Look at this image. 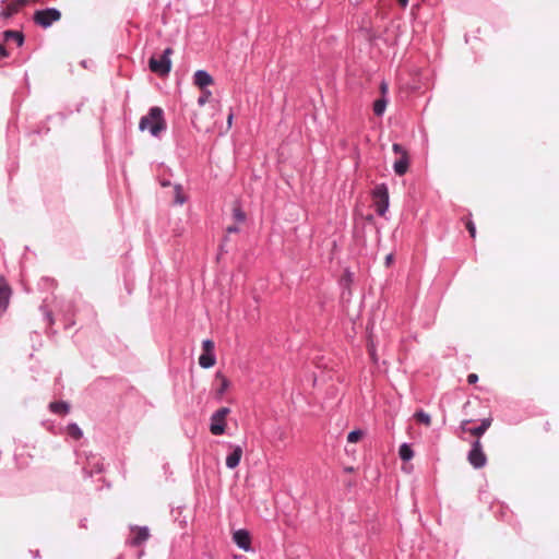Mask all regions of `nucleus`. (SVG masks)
Masks as SVG:
<instances>
[{"instance_id": "nucleus-1", "label": "nucleus", "mask_w": 559, "mask_h": 559, "mask_svg": "<svg viewBox=\"0 0 559 559\" xmlns=\"http://www.w3.org/2000/svg\"><path fill=\"white\" fill-rule=\"evenodd\" d=\"M139 128L142 131L148 130L154 136H157L166 128L163 109L152 107L148 114L141 118Z\"/></svg>"}, {"instance_id": "nucleus-2", "label": "nucleus", "mask_w": 559, "mask_h": 559, "mask_svg": "<svg viewBox=\"0 0 559 559\" xmlns=\"http://www.w3.org/2000/svg\"><path fill=\"white\" fill-rule=\"evenodd\" d=\"M219 111V104H213L209 109L200 107L193 115L192 123L199 131L209 132L215 126L214 116Z\"/></svg>"}, {"instance_id": "nucleus-3", "label": "nucleus", "mask_w": 559, "mask_h": 559, "mask_svg": "<svg viewBox=\"0 0 559 559\" xmlns=\"http://www.w3.org/2000/svg\"><path fill=\"white\" fill-rule=\"evenodd\" d=\"M173 52L174 50L171 48H166L159 56L151 57L148 61L150 70L159 76L167 75L171 69L170 56Z\"/></svg>"}, {"instance_id": "nucleus-4", "label": "nucleus", "mask_w": 559, "mask_h": 559, "mask_svg": "<svg viewBox=\"0 0 559 559\" xmlns=\"http://www.w3.org/2000/svg\"><path fill=\"white\" fill-rule=\"evenodd\" d=\"M230 414L228 407H221L211 416L210 431L214 436H221L226 429V417Z\"/></svg>"}, {"instance_id": "nucleus-5", "label": "nucleus", "mask_w": 559, "mask_h": 559, "mask_svg": "<svg viewBox=\"0 0 559 559\" xmlns=\"http://www.w3.org/2000/svg\"><path fill=\"white\" fill-rule=\"evenodd\" d=\"M60 19L61 12L55 8L39 10L34 13V22L44 28L49 27Z\"/></svg>"}, {"instance_id": "nucleus-6", "label": "nucleus", "mask_w": 559, "mask_h": 559, "mask_svg": "<svg viewBox=\"0 0 559 559\" xmlns=\"http://www.w3.org/2000/svg\"><path fill=\"white\" fill-rule=\"evenodd\" d=\"M373 202L376 211L379 215L383 216L389 207V191L385 185H378L373 192Z\"/></svg>"}, {"instance_id": "nucleus-7", "label": "nucleus", "mask_w": 559, "mask_h": 559, "mask_svg": "<svg viewBox=\"0 0 559 559\" xmlns=\"http://www.w3.org/2000/svg\"><path fill=\"white\" fill-rule=\"evenodd\" d=\"M467 460L475 468H481L486 465L487 457L479 439L472 443V449L468 452Z\"/></svg>"}, {"instance_id": "nucleus-8", "label": "nucleus", "mask_w": 559, "mask_h": 559, "mask_svg": "<svg viewBox=\"0 0 559 559\" xmlns=\"http://www.w3.org/2000/svg\"><path fill=\"white\" fill-rule=\"evenodd\" d=\"M12 295V288L7 280L0 275V318L7 311Z\"/></svg>"}, {"instance_id": "nucleus-9", "label": "nucleus", "mask_w": 559, "mask_h": 559, "mask_svg": "<svg viewBox=\"0 0 559 559\" xmlns=\"http://www.w3.org/2000/svg\"><path fill=\"white\" fill-rule=\"evenodd\" d=\"M235 544L245 551L251 550V536L247 530H238L233 534Z\"/></svg>"}, {"instance_id": "nucleus-10", "label": "nucleus", "mask_w": 559, "mask_h": 559, "mask_svg": "<svg viewBox=\"0 0 559 559\" xmlns=\"http://www.w3.org/2000/svg\"><path fill=\"white\" fill-rule=\"evenodd\" d=\"M193 82L199 88L204 90L213 84V78L206 71L199 70L194 73Z\"/></svg>"}, {"instance_id": "nucleus-11", "label": "nucleus", "mask_w": 559, "mask_h": 559, "mask_svg": "<svg viewBox=\"0 0 559 559\" xmlns=\"http://www.w3.org/2000/svg\"><path fill=\"white\" fill-rule=\"evenodd\" d=\"M133 536L130 540L132 546H140L142 543L147 540L150 537V532L147 527H133L132 528Z\"/></svg>"}, {"instance_id": "nucleus-12", "label": "nucleus", "mask_w": 559, "mask_h": 559, "mask_svg": "<svg viewBox=\"0 0 559 559\" xmlns=\"http://www.w3.org/2000/svg\"><path fill=\"white\" fill-rule=\"evenodd\" d=\"M409 165L408 153H403L397 160L394 162L393 168L396 175L403 176L407 173Z\"/></svg>"}, {"instance_id": "nucleus-13", "label": "nucleus", "mask_w": 559, "mask_h": 559, "mask_svg": "<svg viewBox=\"0 0 559 559\" xmlns=\"http://www.w3.org/2000/svg\"><path fill=\"white\" fill-rule=\"evenodd\" d=\"M242 456V449L239 445L234 447L233 452L226 457V466L230 469L237 467Z\"/></svg>"}, {"instance_id": "nucleus-14", "label": "nucleus", "mask_w": 559, "mask_h": 559, "mask_svg": "<svg viewBox=\"0 0 559 559\" xmlns=\"http://www.w3.org/2000/svg\"><path fill=\"white\" fill-rule=\"evenodd\" d=\"M215 380L219 382V386L216 390V395L221 399L230 386V381L222 373L216 372Z\"/></svg>"}, {"instance_id": "nucleus-15", "label": "nucleus", "mask_w": 559, "mask_h": 559, "mask_svg": "<svg viewBox=\"0 0 559 559\" xmlns=\"http://www.w3.org/2000/svg\"><path fill=\"white\" fill-rule=\"evenodd\" d=\"M492 419L490 417L485 418L481 420L480 425L478 427H474L468 429V433H471L474 437H481L486 430L491 426Z\"/></svg>"}, {"instance_id": "nucleus-16", "label": "nucleus", "mask_w": 559, "mask_h": 559, "mask_svg": "<svg viewBox=\"0 0 559 559\" xmlns=\"http://www.w3.org/2000/svg\"><path fill=\"white\" fill-rule=\"evenodd\" d=\"M3 36H4V40L5 41L14 40L17 46H22L23 43H24V36H23V34L21 32L5 31L3 33Z\"/></svg>"}, {"instance_id": "nucleus-17", "label": "nucleus", "mask_w": 559, "mask_h": 559, "mask_svg": "<svg viewBox=\"0 0 559 559\" xmlns=\"http://www.w3.org/2000/svg\"><path fill=\"white\" fill-rule=\"evenodd\" d=\"M215 362H216V359L213 354L203 353L199 357V364L202 368H211L215 365Z\"/></svg>"}, {"instance_id": "nucleus-18", "label": "nucleus", "mask_w": 559, "mask_h": 559, "mask_svg": "<svg viewBox=\"0 0 559 559\" xmlns=\"http://www.w3.org/2000/svg\"><path fill=\"white\" fill-rule=\"evenodd\" d=\"M19 4L17 3H14V2H11L9 4H7L2 11L0 12V17H3V19H9L11 17L12 15H14L15 13L19 12Z\"/></svg>"}, {"instance_id": "nucleus-19", "label": "nucleus", "mask_w": 559, "mask_h": 559, "mask_svg": "<svg viewBox=\"0 0 559 559\" xmlns=\"http://www.w3.org/2000/svg\"><path fill=\"white\" fill-rule=\"evenodd\" d=\"M399 454L403 461H409L414 456V452H413L412 448L409 447V444H407V443H403L400 447Z\"/></svg>"}, {"instance_id": "nucleus-20", "label": "nucleus", "mask_w": 559, "mask_h": 559, "mask_svg": "<svg viewBox=\"0 0 559 559\" xmlns=\"http://www.w3.org/2000/svg\"><path fill=\"white\" fill-rule=\"evenodd\" d=\"M414 418L416 419L417 423L419 424H423L427 427H429L431 425V417L429 414L425 413L424 411H417L415 414H414Z\"/></svg>"}, {"instance_id": "nucleus-21", "label": "nucleus", "mask_w": 559, "mask_h": 559, "mask_svg": "<svg viewBox=\"0 0 559 559\" xmlns=\"http://www.w3.org/2000/svg\"><path fill=\"white\" fill-rule=\"evenodd\" d=\"M49 407L51 412L57 414H67L69 412V405L64 402H52Z\"/></svg>"}, {"instance_id": "nucleus-22", "label": "nucleus", "mask_w": 559, "mask_h": 559, "mask_svg": "<svg viewBox=\"0 0 559 559\" xmlns=\"http://www.w3.org/2000/svg\"><path fill=\"white\" fill-rule=\"evenodd\" d=\"M67 432L68 435L75 439V440H79L82 438L83 436V432L81 430V428L76 425V424H70L68 427H67Z\"/></svg>"}, {"instance_id": "nucleus-23", "label": "nucleus", "mask_w": 559, "mask_h": 559, "mask_svg": "<svg viewBox=\"0 0 559 559\" xmlns=\"http://www.w3.org/2000/svg\"><path fill=\"white\" fill-rule=\"evenodd\" d=\"M385 107H386V100L384 98L377 99L373 103V112H374V115L381 116L384 112Z\"/></svg>"}, {"instance_id": "nucleus-24", "label": "nucleus", "mask_w": 559, "mask_h": 559, "mask_svg": "<svg viewBox=\"0 0 559 559\" xmlns=\"http://www.w3.org/2000/svg\"><path fill=\"white\" fill-rule=\"evenodd\" d=\"M174 192H175V203L176 204H183L187 200V197L182 190V188L180 186H176L174 188Z\"/></svg>"}, {"instance_id": "nucleus-25", "label": "nucleus", "mask_w": 559, "mask_h": 559, "mask_svg": "<svg viewBox=\"0 0 559 559\" xmlns=\"http://www.w3.org/2000/svg\"><path fill=\"white\" fill-rule=\"evenodd\" d=\"M364 435H365V432L362 430H360V429L350 431L348 433V436H347V441L350 442V443H356V442L361 440Z\"/></svg>"}, {"instance_id": "nucleus-26", "label": "nucleus", "mask_w": 559, "mask_h": 559, "mask_svg": "<svg viewBox=\"0 0 559 559\" xmlns=\"http://www.w3.org/2000/svg\"><path fill=\"white\" fill-rule=\"evenodd\" d=\"M212 98V93L209 90H202L201 96L198 99V104L200 107H204L205 104L210 103Z\"/></svg>"}, {"instance_id": "nucleus-27", "label": "nucleus", "mask_w": 559, "mask_h": 559, "mask_svg": "<svg viewBox=\"0 0 559 559\" xmlns=\"http://www.w3.org/2000/svg\"><path fill=\"white\" fill-rule=\"evenodd\" d=\"M233 216L237 223H243L246 219V214L243 213L239 205L234 206Z\"/></svg>"}, {"instance_id": "nucleus-28", "label": "nucleus", "mask_w": 559, "mask_h": 559, "mask_svg": "<svg viewBox=\"0 0 559 559\" xmlns=\"http://www.w3.org/2000/svg\"><path fill=\"white\" fill-rule=\"evenodd\" d=\"M202 348L204 353L213 354L212 352L214 349V342L211 340H204L202 342Z\"/></svg>"}, {"instance_id": "nucleus-29", "label": "nucleus", "mask_w": 559, "mask_h": 559, "mask_svg": "<svg viewBox=\"0 0 559 559\" xmlns=\"http://www.w3.org/2000/svg\"><path fill=\"white\" fill-rule=\"evenodd\" d=\"M466 228L471 235L472 238L476 237V227L472 221L466 222Z\"/></svg>"}, {"instance_id": "nucleus-30", "label": "nucleus", "mask_w": 559, "mask_h": 559, "mask_svg": "<svg viewBox=\"0 0 559 559\" xmlns=\"http://www.w3.org/2000/svg\"><path fill=\"white\" fill-rule=\"evenodd\" d=\"M392 148L394 153L399 154L400 156H403V153H407L406 150L399 143H394Z\"/></svg>"}, {"instance_id": "nucleus-31", "label": "nucleus", "mask_w": 559, "mask_h": 559, "mask_svg": "<svg viewBox=\"0 0 559 559\" xmlns=\"http://www.w3.org/2000/svg\"><path fill=\"white\" fill-rule=\"evenodd\" d=\"M477 380H478V376H477L476 373H471V374H468V377H467V382H468L469 384H474V383H476V382H477Z\"/></svg>"}, {"instance_id": "nucleus-32", "label": "nucleus", "mask_w": 559, "mask_h": 559, "mask_svg": "<svg viewBox=\"0 0 559 559\" xmlns=\"http://www.w3.org/2000/svg\"><path fill=\"white\" fill-rule=\"evenodd\" d=\"M8 51L5 49V47L3 45H0V58H5L8 57Z\"/></svg>"}, {"instance_id": "nucleus-33", "label": "nucleus", "mask_w": 559, "mask_h": 559, "mask_svg": "<svg viewBox=\"0 0 559 559\" xmlns=\"http://www.w3.org/2000/svg\"><path fill=\"white\" fill-rule=\"evenodd\" d=\"M226 231L228 234H231V233H238L239 231V228L236 226V225H231V226H228Z\"/></svg>"}, {"instance_id": "nucleus-34", "label": "nucleus", "mask_w": 559, "mask_h": 559, "mask_svg": "<svg viewBox=\"0 0 559 559\" xmlns=\"http://www.w3.org/2000/svg\"><path fill=\"white\" fill-rule=\"evenodd\" d=\"M468 424H469V420H463V421L461 423V429H462V431H464V432H468V429H469V428H467V425H468Z\"/></svg>"}, {"instance_id": "nucleus-35", "label": "nucleus", "mask_w": 559, "mask_h": 559, "mask_svg": "<svg viewBox=\"0 0 559 559\" xmlns=\"http://www.w3.org/2000/svg\"><path fill=\"white\" fill-rule=\"evenodd\" d=\"M233 118H234V114L229 112L227 116V129H229L231 127Z\"/></svg>"}, {"instance_id": "nucleus-36", "label": "nucleus", "mask_w": 559, "mask_h": 559, "mask_svg": "<svg viewBox=\"0 0 559 559\" xmlns=\"http://www.w3.org/2000/svg\"><path fill=\"white\" fill-rule=\"evenodd\" d=\"M381 93L384 95L388 92L386 83L382 82L380 85Z\"/></svg>"}, {"instance_id": "nucleus-37", "label": "nucleus", "mask_w": 559, "mask_h": 559, "mask_svg": "<svg viewBox=\"0 0 559 559\" xmlns=\"http://www.w3.org/2000/svg\"><path fill=\"white\" fill-rule=\"evenodd\" d=\"M402 8H406L408 4V0H395Z\"/></svg>"}, {"instance_id": "nucleus-38", "label": "nucleus", "mask_w": 559, "mask_h": 559, "mask_svg": "<svg viewBox=\"0 0 559 559\" xmlns=\"http://www.w3.org/2000/svg\"><path fill=\"white\" fill-rule=\"evenodd\" d=\"M27 0H15L14 3L19 4V9L26 3Z\"/></svg>"}, {"instance_id": "nucleus-39", "label": "nucleus", "mask_w": 559, "mask_h": 559, "mask_svg": "<svg viewBox=\"0 0 559 559\" xmlns=\"http://www.w3.org/2000/svg\"><path fill=\"white\" fill-rule=\"evenodd\" d=\"M392 259H393L392 254H389V255L386 257V259H385V264H386L388 266H389V265H390V263L392 262Z\"/></svg>"}, {"instance_id": "nucleus-40", "label": "nucleus", "mask_w": 559, "mask_h": 559, "mask_svg": "<svg viewBox=\"0 0 559 559\" xmlns=\"http://www.w3.org/2000/svg\"><path fill=\"white\" fill-rule=\"evenodd\" d=\"M355 469H354L353 466H347V467L344 468V472H346V473H353Z\"/></svg>"}]
</instances>
